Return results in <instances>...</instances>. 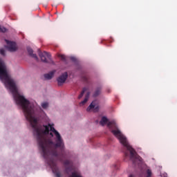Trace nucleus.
<instances>
[{"label":"nucleus","instance_id":"1","mask_svg":"<svg viewBox=\"0 0 177 177\" xmlns=\"http://www.w3.org/2000/svg\"><path fill=\"white\" fill-rule=\"evenodd\" d=\"M0 80L10 89L12 96L18 106H20L24 114L33 128V135L36 136L39 149L46 160L49 156L54 157H63L64 149H61V152L56 151L57 147L63 146V139L60 133L53 127V124L38 125V120L35 118V107L24 96L21 95L17 91V86L13 80L10 78L9 70L6 64H0Z\"/></svg>","mask_w":177,"mask_h":177},{"label":"nucleus","instance_id":"2","mask_svg":"<svg viewBox=\"0 0 177 177\" xmlns=\"http://www.w3.org/2000/svg\"><path fill=\"white\" fill-rule=\"evenodd\" d=\"M107 127L111 129V132L120 140V143L126 147V149L129 151L130 153V160L133 162V164H136V161H139V162H142L143 161V159L138 155V153H136V151L132 148L131 145H129V143L128 142V140H127V138L121 133V131L118 129V126H117V123L115 121L112 120L111 122H109L107 123Z\"/></svg>","mask_w":177,"mask_h":177},{"label":"nucleus","instance_id":"3","mask_svg":"<svg viewBox=\"0 0 177 177\" xmlns=\"http://www.w3.org/2000/svg\"><path fill=\"white\" fill-rule=\"evenodd\" d=\"M48 165H50L53 174H55L56 177H62V174L60 171H59V167L56 165V162L53 159H50V160H47Z\"/></svg>","mask_w":177,"mask_h":177},{"label":"nucleus","instance_id":"4","mask_svg":"<svg viewBox=\"0 0 177 177\" xmlns=\"http://www.w3.org/2000/svg\"><path fill=\"white\" fill-rule=\"evenodd\" d=\"M39 56L44 63H49L48 60H50V54L48 52L44 51V53L41 52V50H38Z\"/></svg>","mask_w":177,"mask_h":177},{"label":"nucleus","instance_id":"5","mask_svg":"<svg viewBox=\"0 0 177 177\" xmlns=\"http://www.w3.org/2000/svg\"><path fill=\"white\" fill-rule=\"evenodd\" d=\"M7 44L8 50L10 52H16L17 50V46L16 45V42L10 41L8 39H5Z\"/></svg>","mask_w":177,"mask_h":177},{"label":"nucleus","instance_id":"6","mask_svg":"<svg viewBox=\"0 0 177 177\" xmlns=\"http://www.w3.org/2000/svg\"><path fill=\"white\" fill-rule=\"evenodd\" d=\"M68 77V74L67 72L64 73L62 74L57 79V81L58 82V85L60 86L62 84H64L66 82V80H67Z\"/></svg>","mask_w":177,"mask_h":177},{"label":"nucleus","instance_id":"7","mask_svg":"<svg viewBox=\"0 0 177 177\" xmlns=\"http://www.w3.org/2000/svg\"><path fill=\"white\" fill-rule=\"evenodd\" d=\"M87 111H91V110H93L95 113L99 111V106H95V101L92 102L91 104L87 108Z\"/></svg>","mask_w":177,"mask_h":177},{"label":"nucleus","instance_id":"8","mask_svg":"<svg viewBox=\"0 0 177 177\" xmlns=\"http://www.w3.org/2000/svg\"><path fill=\"white\" fill-rule=\"evenodd\" d=\"M28 53L31 57H33L35 59V60H38V57L37 56L36 54H34V50H32V48L28 47L27 48Z\"/></svg>","mask_w":177,"mask_h":177},{"label":"nucleus","instance_id":"9","mask_svg":"<svg viewBox=\"0 0 177 177\" xmlns=\"http://www.w3.org/2000/svg\"><path fill=\"white\" fill-rule=\"evenodd\" d=\"M55 71H53L50 72L49 73L45 74L44 78L46 80H52V78L53 77V75H55Z\"/></svg>","mask_w":177,"mask_h":177},{"label":"nucleus","instance_id":"10","mask_svg":"<svg viewBox=\"0 0 177 177\" xmlns=\"http://www.w3.org/2000/svg\"><path fill=\"white\" fill-rule=\"evenodd\" d=\"M89 95H91V93L88 92L85 96L84 100L80 103V106H84V104H85L86 102H88L89 99Z\"/></svg>","mask_w":177,"mask_h":177},{"label":"nucleus","instance_id":"11","mask_svg":"<svg viewBox=\"0 0 177 177\" xmlns=\"http://www.w3.org/2000/svg\"><path fill=\"white\" fill-rule=\"evenodd\" d=\"M109 121V120L107 119V118L103 116L100 122V125H102V127H104V125H106L107 124V122Z\"/></svg>","mask_w":177,"mask_h":177},{"label":"nucleus","instance_id":"12","mask_svg":"<svg viewBox=\"0 0 177 177\" xmlns=\"http://www.w3.org/2000/svg\"><path fill=\"white\" fill-rule=\"evenodd\" d=\"M101 92H102V88L98 87V88L95 90V91L94 92V93H93V97H97V96H99V95H100Z\"/></svg>","mask_w":177,"mask_h":177},{"label":"nucleus","instance_id":"13","mask_svg":"<svg viewBox=\"0 0 177 177\" xmlns=\"http://www.w3.org/2000/svg\"><path fill=\"white\" fill-rule=\"evenodd\" d=\"M69 177H83V176H81L80 173L75 171V172H73L72 175H71Z\"/></svg>","mask_w":177,"mask_h":177},{"label":"nucleus","instance_id":"14","mask_svg":"<svg viewBox=\"0 0 177 177\" xmlns=\"http://www.w3.org/2000/svg\"><path fill=\"white\" fill-rule=\"evenodd\" d=\"M58 57L62 60V62H64L66 63L67 62V57L64 55H59Z\"/></svg>","mask_w":177,"mask_h":177},{"label":"nucleus","instance_id":"15","mask_svg":"<svg viewBox=\"0 0 177 177\" xmlns=\"http://www.w3.org/2000/svg\"><path fill=\"white\" fill-rule=\"evenodd\" d=\"M87 88H83L82 91L81 92V93L80 94V95L78 96V99H81L82 97V96H84V93H85V92H86Z\"/></svg>","mask_w":177,"mask_h":177},{"label":"nucleus","instance_id":"16","mask_svg":"<svg viewBox=\"0 0 177 177\" xmlns=\"http://www.w3.org/2000/svg\"><path fill=\"white\" fill-rule=\"evenodd\" d=\"M48 106H49V104L48 102L41 103L42 109H48Z\"/></svg>","mask_w":177,"mask_h":177},{"label":"nucleus","instance_id":"17","mask_svg":"<svg viewBox=\"0 0 177 177\" xmlns=\"http://www.w3.org/2000/svg\"><path fill=\"white\" fill-rule=\"evenodd\" d=\"M64 164L66 167H68V166L71 165V161H70L68 160H66L64 161Z\"/></svg>","mask_w":177,"mask_h":177},{"label":"nucleus","instance_id":"18","mask_svg":"<svg viewBox=\"0 0 177 177\" xmlns=\"http://www.w3.org/2000/svg\"><path fill=\"white\" fill-rule=\"evenodd\" d=\"M71 169H72L71 167H66L65 172H66V174H70V172H71Z\"/></svg>","mask_w":177,"mask_h":177},{"label":"nucleus","instance_id":"19","mask_svg":"<svg viewBox=\"0 0 177 177\" xmlns=\"http://www.w3.org/2000/svg\"><path fill=\"white\" fill-rule=\"evenodd\" d=\"M147 177H151V170L150 169L147 170Z\"/></svg>","mask_w":177,"mask_h":177},{"label":"nucleus","instance_id":"20","mask_svg":"<svg viewBox=\"0 0 177 177\" xmlns=\"http://www.w3.org/2000/svg\"><path fill=\"white\" fill-rule=\"evenodd\" d=\"M0 31H1V32H6L7 29H6V28H5L3 26H0Z\"/></svg>","mask_w":177,"mask_h":177},{"label":"nucleus","instance_id":"21","mask_svg":"<svg viewBox=\"0 0 177 177\" xmlns=\"http://www.w3.org/2000/svg\"><path fill=\"white\" fill-rule=\"evenodd\" d=\"M0 54L1 55V56H6V54H5V49L1 48V49H0Z\"/></svg>","mask_w":177,"mask_h":177},{"label":"nucleus","instance_id":"22","mask_svg":"<svg viewBox=\"0 0 177 177\" xmlns=\"http://www.w3.org/2000/svg\"><path fill=\"white\" fill-rule=\"evenodd\" d=\"M71 60H72V62H77V58L74 57H71Z\"/></svg>","mask_w":177,"mask_h":177},{"label":"nucleus","instance_id":"23","mask_svg":"<svg viewBox=\"0 0 177 177\" xmlns=\"http://www.w3.org/2000/svg\"><path fill=\"white\" fill-rule=\"evenodd\" d=\"M129 177H135V175H133V174H130V175L129 176Z\"/></svg>","mask_w":177,"mask_h":177},{"label":"nucleus","instance_id":"24","mask_svg":"<svg viewBox=\"0 0 177 177\" xmlns=\"http://www.w3.org/2000/svg\"><path fill=\"white\" fill-rule=\"evenodd\" d=\"M50 135L52 138H53V133H50Z\"/></svg>","mask_w":177,"mask_h":177},{"label":"nucleus","instance_id":"25","mask_svg":"<svg viewBox=\"0 0 177 177\" xmlns=\"http://www.w3.org/2000/svg\"><path fill=\"white\" fill-rule=\"evenodd\" d=\"M124 156H125V157H128V153L126 152V153H124Z\"/></svg>","mask_w":177,"mask_h":177},{"label":"nucleus","instance_id":"26","mask_svg":"<svg viewBox=\"0 0 177 177\" xmlns=\"http://www.w3.org/2000/svg\"><path fill=\"white\" fill-rule=\"evenodd\" d=\"M84 80H85V81H88V78H86V77H85Z\"/></svg>","mask_w":177,"mask_h":177}]
</instances>
